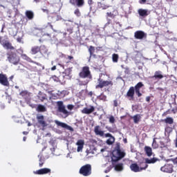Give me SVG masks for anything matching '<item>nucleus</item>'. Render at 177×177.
Wrapping results in <instances>:
<instances>
[{"label":"nucleus","instance_id":"nucleus-12","mask_svg":"<svg viewBox=\"0 0 177 177\" xmlns=\"http://www.w3.org/2000/svg\"><path fill=\"white\" fill-rule=\"evenodd\" d=\"M57 106L58 107V111H59V113H62L65 115H68V111L66 110V106L63 104L62 101L57 102Z\"/></svg>","mask_w":177,"mask_h":177},{"label":"nucleus","instance_id":"nucleus-41","mask_svg":"<svg viewBox=\"0 0 177 177\" xmlns=\"http://www.w3.org/2000/svg\"><path fill=\"white\" fill-rule=\"evenodd\" d=\"M97 99L99 100H102L103 102H106L107 100V96H106L104 94L101 93L100 95L97 97Z\"/></svg>","mask_w":177,"mask_h":177},{"label":"nucleus","instance_id":"nucleus-31","mask_svg":"<svg viewBox=\"0 0 177 177\" xmlns=\"http://www.w3.org/2000/svg\"><path fill=\"white\" fill-rule=\"evenodd\" d=\"M50 81H54V82H60V84H64V82H66V80H64V82H62V80H60V78H59L56 75H53L50 78Z\"/></svg>","mask_w":177,"mask_h":177},{"label":"nucleus","instance_id":"nucleus-46","mask_svg":"<svg viewBox=\"0 0 177 177\" xmlns=\"http://www.w3.org/2000/svg\"><path fill=\"white\" fill-rule=\"evenodd\" d=\"M74 13L77 17H81V12H80V9L77 8L75 10Z\"/></svg>","mask_w":177,"mask_h":177},{"label":"nucleus","instance_id":"nucleus-2","mask_svg":"<svg viewBox=\"0 0 177 177\" xmlns=\"http://www.w3.org/2000/svg\"><path fill=\"white\" fill-rule=\"evenodd\" d=\"M6 56L9 63H11L12 64L17 66V64L20 63V57H19L16 53L9 51L7 53Z\"/></svg>","mask_w":177,"mask_h":177},{"label":"nucleus","instance_id":"nucleus-34","mask_svg":"<svg viewBox=\"0 0 177 177\" xmlns=\"http://www.w3.org/2000/svg\"><path fill=\"white\" fill-rule=\"evenodd\" d=\"M95 46H90L88 47V52L90 53V57H92V56H94V57L96 56V55L93 54V53H95Z\"/></svg>","mask_w":177,"mask_h":177},{"label":"nucleus","instance_id":"nucleus-47","mask_svg":"<svg viewBox=\"0 0 177 177\" xmlns=\"http://www.w3.org/2000/svg\"><path fill=\"white\" fill-rule=\"evenodd\" d=\"M109 122H110L111 124H114V122H115V118H114V116L111 115V116L109 117Z\"/></svg>","mask_w":177,"mask_h":177},{"label":"nucleus","instance_id":"nucleus-25","mask_svg":"<svg viewBox=\"0 0 177 177\" xmlns=\"http://www.w3.org/2000/svg\"><path fill=\"white\" fill-rule=\"evenodd\" d=\"M138 15L142 17H146V16H149V11L147 10L140 8L138 10Z\"/></svg>","mask_w":177,"mask_h":177},{"label":"nucleus","instance_id":"nucleus-23","mask_svg":"<svg viewBox=\"0 0 177 177\" xmlns=\"http://www.w3.org/2000/svg\"><path fill=\"white\" fill-rule=\"evenodd\" d=\"M37 99L41 102H44V100H48V95L41 91H39L37 94Z\"/></svg>","mask_w":177,"mask_h":177},{"label":"nucleus","instance_id":"nucleus-30","mask_svg":"<svg viewBox=\"0 0 177 177\" xmlns=\"http://www.w3.org/2000/svg\"><path fill=\"white\" fill-rule=\"evenodd\" d=\"M38 158H39V166L41 168L44 166V164H45V158L42 155H39Z\"/></svg>","mask_w":177,"mask_h":177},{"label":"nucleus","instance_id":"nucleus-58","mask_svg":"<svg viewBox=\"0 0 177 177\" xmlns=\"http://www.w3.org/2000/svg\"><path fill=\"white\" fill-rule=\"evenodd\" d=\"M140 3H146L147 2V0H140Z\"/></svg>","mask_w":177,"mask_h":177},{"label":"nucleus","instance_id":"nucleus-61","mask_svg":"<svg viewBox=\"0 0 177 177\" xmlns=\"http://www.w3.org/2000/svg\"><path fill=\"white\" fill-rule=\"evenodd\" d=\"M17 42H21V37H18L17 39Z\"/></svg>","mask_w":177,"mask_h":177},{"label":"nucleus","instance_id":"nucleus-22","mask_svg":"<svg viewBox=\"0 0 177 177\" xmlns=\"http://www.w3.org/2000/svg\"><path fill=\"white\" fill-rule=\"evenodd\" d=\"M94 133L98 136H104V131H102V129L99 125L95 127Z\"/></svg>","mask_w":177,"mask_h":177},{"label":"nucleus","instance_id":"nucleus-27","mask_svg":"<svg viewBox=\"0 0 177 177\" xmlns=\"http://www.w3.org/2000/svg\"><path fill=\"white\" fill-rule=\"evenodd\" d=\"M25 16L29 20H32L34 19V12L32 10H26L25 12Z\"/></svg>","mask_w":177,"mask_h":177},{"label":"nucleus","instance_id":"nucleus-10","mask_svg":"<svg viewBox=\"0 0 177 177\" xmlns=\"http://www.w3.org/2000/svg\"><path fill=\"white\" fill-rule=\"evenodd\" d=\"M136 39H145L147 38V34L142 30H137L134 32Z\"/></svg>","mask_w":177,"mask_h":177},{"label":"nucleus","instance_id":"nucleus-17","mask_svg":"<svg viewBox=\"0 0 177 177\" xmlns=\"http://www.w3.org/2000/svg\"><path fill=\"white\" fill-rule=\"evenodd\" d=\"M37 120L38 124H39V125H41L43 128L48 127V123H46L45 121V117H44V115H41L37 116Z\"/></svg>","mask_w":177,"mask_h":177},{"label":"nucleus","instance_id":"nucleus-20","mask_svg":"<svg viewBox=\"0 0 177 177\" xmlns=\"http://www.w3.org/2000/svg\"><path fill=\"white\" fill-rule=\"evenodd\" d=\"M95 111V106H90V108L85 107L82 110V114H92Z\"/></svg>","mask_w":177,"mask_h":177},{"label":"nucleus","instance_id":"nucleus-35","mask_svg":"<svg viewBox=\"0 0 177 177\" xmlns=\"http://www.w3.org/2000/svg\"><path fill=\"white\" fill-rule=\"evenodd\" d=\"M72 68H67L64 72H63V74L65 75L64 77H70V75H71V71H73Z\"/></svg>","mask_w":177,"mask_h":177},{"label":"nucleus","instance_id":"nucleus-63","mask_svg":"<svg viewBox=\"0 0 177 177\" xmlns=\"http://www.w3.org/2000/svg\"><path fill=\"white\" fill-rule=\"evenodd\" d=\"M140 167H145V165H144V164H142V162H140Z\"/></svg>","mask_w":177,"mask_h":177},{"label":"nucleus","instance_id":"nucleus-18","mask_svg":"<svg viewBox=\"0 0 177 177\" xmlns=\"http://www.w3.org/2000/svg\"><path fill=\"white\" fill-rule=\"evenodd\" d=\"M135 93V88L133 86H131L126 94V97H129L130 100H133Z\"/></svg>","mask_w":177,"mask_h":177},{"label":"nucleus","instance_id":"nucleus-1","mask_svg":"<svg viewBox=\"0 0 177 177\" xmlns=\"http://www.w3.org/2000/svg\"><path fill=\"white\" fill-rule=\"evenodd\" d=\"M31 55H37V53H40L41 56H45L48 55V48L44 45L41 46H34L30 49Z\"/></svg>","mask_w":177,"mask_h":177},{"label":"nucleus","instance_id":"nucleus-45","mask_svg":"<svg viewBox=\"0 0 177 177\" xmlns=\"http://www.w3.org/2000/svg\"><path fill=\"white\" fill-rule=\"evenodd\" d=\"M20 96H22V97H24L25 96H27L28 95V91H22L19 93Z\"/></svg>","mask_w":177,"mask_h":177},{"label":"nucleus","instance_id":"nucleus-60","mask_svg":"<svg viewBox=\"0 0 177 177\" xmlns=\"http://www.w3.org/2000/svg\"><path fill=\"white\" fill-rule=\"evenodd\" d=\"M93 95V93L92 91H90V92L88 93V96L92 97Z\"/></svg>","mask_w":177,"mask_h":177},{"label":"nucleus","instance_id":"nucleus-49","mask_svg":"<svg viewBox=\"0 0 177 177\" xmlns=\"http://www.w3.org/2000/svg\"><path fill=\"white\" fill-rule=\"evenodd\" d=\"M66 59L69 60L68 62H66V63H70V61L74 60V57L71 55H67Z\"/></svg>","mask_w":177,"mask_h":177},{"label":"nucleus","instance_id":"nucleus-55","mask_svg":"<svg viewBox=\"0 0 177 177\" xmlns=\"http://www.w3.org/2000/svg\"><path fill=\"white\" fill-rule=\"evenodd\" d=\"M43 36L44 37H48V38H50L52 37L51 35L49 34V33L44 34Z\"/></svg>","mask_w":177,"mask_h":177},{"label":"nucleus","instance_id":"nucleus-5","mask_svg":"<svg viewBox=\"0 0 177 177\" xmlns=\"http://www.w3.org/2000/svg\"><path fill=\"white\" fill-rule=\"evenodd\" d=\"M79 174L82 176H90L92 175V165L86 164L82 166L79 170Z\"/></svg>","mask_w":177,"mask_h":177},{"label":"nucleus","instance_id":"nucleus-42","mask_svg":"<svg viewBox=\"0 0 177 177\" xmlns=\"http://www.w3.org/2000/svg\"><path fill=\"white\" fill-rule=\"evenodd\" d=\"M118 57H118V54L114 53L112 55V60H113V63L118 62Z\"/></svg>","mask_w":177,"mask_h":177},{"label":"nucleus","instance_id":"nucleus-38","mask_svg":"<svg viewBox=\"0 0 177 177\" xmlns=\"http://www.w3.org/2000/svg\"><path fill=\"white\" fill-rule=\"evenodd\" d=\"M133 120L134 124H138L139 121H140V115L139 114L135 115L133 117Z\"/></svg>","mask_w":177,"mask_h":177},{"label":"nucleus","instance_id":"nucleus-43","mask_svg":"<svg viewBox=\"0 0 177 177\" xmlns=\"http://www.w3.org/2000/svg\"><path fill=\"white\" fill-rule=\"evenodd\" d=\"M106 17H111V19H115V15L111 12H106Z\"/></svg>","mask_w":177,"mask_h":177},{"label":"nucleus","instance_id":"nucleus-48","mask_svg":"<svg viewBox=\"0 0 177 177\" xmlns=\"http://www.w3.org/2000/svg\"><path fill=\"white\" fill-rule=\"evenodd\" d=\"M89 83V80H86L84 82H80V83H79V85L80 86H82V85H88V84Z\"/></svg>","mask_w":177,"mask_h":177},{"label":"nucleus","instance_id":"nucleus-28","mask_svg":"<svg viewBox=\"0 0 177 177\" xmlns=\"http://www.w3.org/2000/svg\"><path fill=\"white\" fill-rule=\"evenodd\" d=\"M9 41V38H8V36H0V44L3 46L5 44L8 43Z\"/></svg>","mask_w":177,"mask_h":177},{"label":"nucleus","instance_id":"nucleus-52","mask_svg":"<svg viewBox=\"0 0 177 177\" xmlns=\"http://www.w3.org/2000/svg\"><path fill=\"white\" fill-rule=\"evenodd\" d=\"M67 109H68V110H73V109H74V105H73V104H68V105H67Z\"/></svg>","mask_w":177,"mask_h":177},{"label":"nucleus","instance_id":"nucleus-39","mask_svg":"<svg viewBox=\"0 0 177 177\" xmlns=\"http://www.w3.org/2000/svg\"><path fill=\"white\" fill-rule=\"evenodd\" d=\"M98 7L100 9H102L104 10L106 9H109V8H110V6H107V5L103 4L101 2H100V3H98Z\"/></svg>","mask_w":177,"mask_h":177},{"label":"nucleus","instance_id":"nucleus-56","mask_svg":"<svg viewBox=\"0 0 177 177\" xmlns=\"http://www.w3.org/2000/svg\"><path fill=\"white\" fill-rule=\"evenodd\" d=\"M150 99H151L150 96L146 97V102H147L148 103H149V102H150Z\"/></svg>","mask_w":177,"mask_h":177},{"label":"nucleus","instance_id":"nucleus-16","mask_svg":"<svg viewBox=\"0 0 177 177\" xmlns=\"http://www.w3.org/2000/svg\"><path fill=\"white\" fill-rule=\"evenodd\" d=\"M69 3L77 8H82L85 5V0H69Z\"/></svg>","mask_w":177,"mask_h":177},{"label":"nucleus","instance_id":"nucleus-44","mask_svg":"<svg viewBox=\"0 0 177 177\" xmlns=\"http://www.w3.org/2000/svg\"><path fill=\"white\" fill-rule=\"evenodd\" d=\"M152 147L153 149H158V145L157 144V141H156V138L153 139Z\"/></svg>","mask_w":177,"mask_h":177},{"label":"nucleus","instance_id":"nucleus-64","mask_svg":"<svg viewBox=\"0 0 177 177\" xmlns=\"http://www.w3.org/2000/svg\"><path fill=\"white\" fill-rule=\"evenodd\" d=\"M175 162L177 164V157L174 159Z\"/></svg>","mask_w":177,"mask_h":177},{"label":"nucleus","instance_id":"nucleus-33","mask_svg":"<svg viewBox=\"0 0 177 177\" xmlns=\"http://www.w3.org/2000/svg\"><path fill=\"white\" fill-rule=\"evenodd\" d=\"M3 46L6 48V49H10V50H14L15 49V46H13L12 45V43L9 42V41L8 42L6 43L5 45Z\"/></svg>","mask_w":177,"mask_h":177},{"label":"nucleus","instance_id":"nucleus-4","mask_svg":"<svg viewBox=\"0 0 177 177\" xmlns=\"http://www.w3.org/2000/svg\"><path fill=\"white\" fill-rule=\"evenodd\" d=\"M79 77L80 78H82L84 80H92V73H91L89 66H83L81 71L79 73Z\"/></svg>","mask_w":177,"mask_h":177},{"label":"nucleus","instance_id":"nucleus-9","mask_svg":"<svg viewBox=\"0 0 177 177\" xmlns=\"http://www.w3.org/2000/svg\"><path fill=\"white\" fill-rule=\"evenodd\" d=\"M143 86H145L143 82H139L133 87L134 92H136V95L138 96V97H141V96H142V94L140 93V88H143Z\"/></svg>","mask_w":177,"mask_h":177},{"label":"nucleus","instance_id":"nucleus-19","mask_svg":"<svg viewBox=\"0 0 177 177\" xmlns=\"http://www.w3.org/2000/svg\"><path fill=\"white\" fill-rule=\"evenodd\" d=\"M50 169L43 168L34 171V174H35V175H46V174H50Z\"/></svg>","mask_w":177,"mask_h":177},{"label":"nucleus","instance_id":"nucleus-6","mask_svg":"<svg viewBox=\"0 0 177 177\" xmlns=\"http://www.w3.org/2000/svg\"><path fill=\"white\" fill-rule=\"evenodd\" d=\"M141 164H143L145 165V167H139V165H138V164L136 163H132L130 165V169H131V171L133 172H140L142 171H143V169H146L147 168V167H149V165L147 164H146V162H142Z\"/></svg>","mask_w":177,"mask_h":177},{"label":"nucleus","instance_id":"nucleus-24","mask_svg":"<svg viewBox=\"0 0 177 177\" xmlns=\"http://www.w3.org/2000/svg\"><path fill=\"white\" fill-rule=\"evenodd\" d=\"M152 78H155V80L158 81H159V80H162V78H164V75H162V72H161V71H156L154 75L152 76Z\"/></svg>","mask_w":177,"mask_h":177},{"label":"nucleus","instance_id":"nucleus-32","mask_svg":"<svg viewBox=\"0 0 177 177\" xmlns=\"http://www.w3.org/2000/svg\"><path fill=\"white\" fill-rule=\"evenodd\" d=\"M162 121V122H165V124H169V125H172V124H174V118L171 117H167Z\"/></svg>","mask_w":177,"mask_h":177},{"label":"nucleus","instance_id":"nucleus-29","mask_svg":"<svg viewBox=\"0 0 177 177\" xmlns=\"http://www.w3.org/2000/svg\"><path fill=\"white\" fill-rule=\"evenodd\" d=\"M36 111L38 113H45V111H46V107H45V106H44L42 104H39V105H37Z\"/></svg>","mask_w":177,"mask_h":177},{"label":"nucleus","instance_id":"nucleus-53","mask_svg":"<svg viewBox=\"0 0 177 177\" xmlns=\"http://www.w3.org/2000/svg\"><path fill=\"white\" fill-rule=\"evenodd\" d=\"M113 136L110 133H107L105 134V138H111Z\"/></svg>","mask_w":177,"mask_h":177},{"label":"nucleus","instance_id":"nucleus-50","mask_svg":"<svg viewBox=\"0 0 177 177\" xmlns=\"http://www.w3.org/2000/svg\"><path fill=\"white\" fill-rule=\"evenodd\" d=\"M48 26H49V27H50L51 30H53V31H54V32H57V30H55V28H53V25L50 23H48Z\"/></svg>","mask_w":177,"mask_h":177},{"label":"nucleus","instance_id":"nucleus-57","mask_svg":"<svg viewBox=\"0 0 177 177\" xmlns=\"http://www.w3.org/2000/svg\"><path fill=\"white\" fill-rule=\"evenodd\" d=\"M88 5H93V0H88Z\"/></svg>","mask_w":177,"mask_h":177},{"label":"nucleus","instance_id":"nucleus-40","mask_svg":"<svg viewBox=\"0 0 177 177\" xmlns=\"http://www.w3.org/2000/svg\"><path fill=\"white\" fill-rule=\"evenodd\" d=\"M114 142H115V138H114V136H113L106 140V143L109 145H113Z\"/></svg>","mask_w":177,"mask_h":177},{"label":"nucleus","instance_id":"nucleus-8","mask_svg":"<svg viewBox=\"0 0 177 177\" xmlns=\"http://www.w3.org/2000/svg\"><path fill=\"white\" fill-rule=\"evenodd\" d=\"M17 52H18V53H20L21 57V59H23V60H26V62H28V63H33L34 64H37V66H39V63L33 61L32 59L28 57V55H27L26 54H23L24 53V50H23V49L19 48L17 50Z\"/></svg>","mask_w":177,"mask_h":177},{"label":"nucleus","instance_id":"nucleus-15","mask_svg":"<svg viewBox=\"0 0 177 177\" xmlns=\"http://www.w3.org/2000/svg\"><path fill=\"white\" fill-rule=\"evenodd\" d=\"M118 162V161H112V165L115 168V171H117L118 172H121V171H124V163Z\"/></svg>","mask_w":177,"mask_h":177},{"label":"nucleus","instance_id":"nucleus-62","mask_svg":"<svg viewBox=\"0 0 177 177\" xmlns=\"http://www.w3.org/2000/svg\"><path fill=\"white\" fill-rule=\"evenodd\" d=\"M171 129V128L169 127H167L165 128V131H169Z\"/></svg>","mask_w":177,"mask_h":177},{"label":"nucleus","instance_id":"nucleus-7","mask_svg":"<svg viewBox=\"0 0 177 177\" xmlns=\"http://www.w3.org/2000/svg\"><path fill=\"white\" fill-rule=\"evenodd\" d=\"M104 86H113L112 81L103 80L102 79H98V84L95 86L96 89H100L104 88Z\"/></svg>","mask_w":177,"mask_h":177},{"label":"nucleus","instance_id":"nucleus-11","mask_svg":"<svg viewBox=\"0 0 177 177\" xmlns=\"http://www.w3.org/2000/svg\"><path fill=\"white\" fill-rule=\"evenodd\" d=\"M160 171L162 172H167V174H172L174 172V165L171 164H166L160 168Z\"/></svg>","mask_w":177,"mask_h":177},{"label":"nucleus","instance_id":"nucleus-59","mask_svg":"<svg viewBox=\"0 0 177 177\" xmlns=\"http://www.w3.org/2000/svg\"><path fill=\"white\" fill-rule=\"evenodd\" d=\"M55 70H56V66H53L51 68V71H55Z\"/></svg>","mask_w":177,"mask_h":177},{"label":"nucleus","instance_id":"nucleus-54","mask_svg":"<svg viewBox=\"0 0 177 177\" xmlns=\"http://www.w3.org/2000/svg\"><path fill=\"white\" fill-rule=\"evenodd\" d=\"M42 12H44V13H49V10L46 9V8H41Z\"/></svg>","mask_w":177,"mask_h":177},{"label":"nucleus","instance_id":"nucleus-26","mask_svg":"<svg viewBox=\"0 0 177 177\" xmlns=\"http://www.w3.org/2000/svg\"><path fill=\"white\" fill-rule=\"evenodd\" d=\"M144 150L145 151V154H147L148 157H151V156H153V150L151 149V147L145 146Z\"/></svg>","mask_w":177,"mask_h":177},{"label":"nucleus","instance_id":"nucleus-14","mask_svg":"<svg viewBox=\"0 0 177 177\" xmlns=\"http://www.w3.org/2000/svg\"><path fill=\"white\" fill-rule=\"evenodd\" d=\"M0 84L3 86H10V84L9 83V80H8L6 75L0 73Z\"/></svg>","mask_w":177,"mask_h":177},{"label":"nucleus","instance_id":"nucleus-36","mask_svg":"<svg viewBox=\"0 0 177 177\" xmlns=\"http://www.w3.org/2000/svg\"><path fill=\"white\" fill-rule=\"evenodd\" d=\"M154 162H157V158H153L151 159L147 158L145 160V164H154Z\"/></svg>","mask_w":177,"mask_h":177},{"label":"nucleus","instance_id":"nucleus-51","mask_svg":"<svg viewBox=\"0 0 177 177\" xmlns=\"http://www.w3.org/2000/svg\"><path fill=\"white\" fill-rule=\"evenodd\" d=\"M113 107H118V101L117 100H113Z\"/></svg>","mask_w":177,"mask_h":177},{"label":"nucleus","instance_id":"nucleus-37","mask_svg":"<svg viewBox=\"0 0 177 177\" xmlns=\"http://www.w3.org/2000/svg\"><path fill=\"white\" fill-rule=\"evenodd\" d=\"M43 88L46 92H48V93H50V92H52V88H50V85H49V84H44Z\"/></svg>","mask_w":177,"mask_h":177},{"label":"nucleus","instance_id":"nucleus-21","mask_svg":"<svg viewBox=\"0 0 177 177\" xmlns=\"http://www.w3.org/2000/svg\"><path fill=\"white\" fill-rule=\"evenodd\" d=\"M84 145H85V141L84 140H78L76 142V146H77V151L80 153V151H82V149H84Z\"/></svg>","mask_w":177,"mask_h":177},{"label":"nucleus","instance_id":"nucleus-3","mask_svg":"<svg viewBox=\"0 0 177 177\" xmlns=\"http://www.w3.org/2000/svg\"><path fill=\"white\" fill-rule=\"evenodd\" d=\"M124 157L125 153L122 151H121V149H120V146H118L112 152L111 161H120V160L124 158Z\"/></svg>","mask_w":177,"mask_h":177},{"label":"nucleus","instance_id":"nucleus-13","mask_svg":"<svg viewBox=\"0 0 177 177\" xmlns=\"http://www.w3.org/2000/svg\"><path fill=\"white\" fill-rule=\"evenodd\" d=\"M55 123L57 127H61V128H65L66 129H68V131H71V132H74V129L64 122H62L59 120H55Z\"/></svg>","mask_w":177,"mask_h":177}]
</instances>
